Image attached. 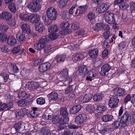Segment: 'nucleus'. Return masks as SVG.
I'll list each match as a JSON object with an SVG mask.
<instances>
[{"label":"nucleus","instance_id":"obj_1","mask_svg":"<svg viewBox=\"0 0 135 135\" xmlns=\"http://www.w3.org/2000/svg\"><path fill=\"white\" fill-rule=\"evenodd\" d=\"M49 39V37L48 36H43L37 43L34 45V49L37 50H41L44 47L45 44L50 40Z\"/></svg>","mask_w":135,"mask_h":135},{"label":"nucleus","instance_id":"obj_2","mask_svg":"<svg viewBox=\"0 0 135 135\" xmlns=\"http://www.w3.org/2000/svg\"><path fill=\"white\" fill-rule=\"evenodd\" d=\"M32 1L27 5L29 10L32 12H36L41 8L40 3L41 0H32Z\"/></svg>","mask_w":135,"mask_h":135},{"label":"nucleus","instance_id":"obj_3","mask_svg":"<svg viewBox=\"0 0 135 135\" xmlns=\"http://www.w3.org/2000/svg\"><path fill=\"white\" fill-rule=\"evenodd\" d=\"M104 18L108 23L114 24L115 23L114 15L111 12L107 11L105 12L104 15Z\"/></svg>","mask_w":135,"mask_h":135},{"label":"nucleus","instance_id":"obj_4","mask_svg":"<svg viewBox=\"0 0 135 135\" xmlns=\"http://www.w3.org/2000/svg\"><path fill=\"white\" fill-rule=\"evenodd\" d=\"M46 15L48 18L51 20H55L57 15L56 10L52 7L48 9Z\"/></svg>","mask_w":135,"mask_h":135},{"label":"nucleus","instance_id":"obj_5","mask_svg":"<svg viewBox=\"0 0 135 135\" xmlns=\"http://www.w3.org/2000/svg\"><path fill=\"white\" fill-rule=\"evenodd\" d=\"M130 118H132V117L130 116L128 113L126 112L124 113L120 119V123L123 127L126 126L128 124V122H130L131 124H133L131 123Z\"/></svg>","mask_w":135,"mask_h":135},{"label":"nucleus","instance_id":"obj_6","mask_svg":"<svg viewBox=\"0 0 135 135\" xmlns=\"http://www.w3.org/2000/svg\"><path fill=\"white\" fill-rule=\"evenodd\" d=\"M87 118L86 115L84 113L79 114L75 118V122L77 124H82Z\"/></svg>","mask_w":135,"mask_h":135},{"label":"nucleus","instance_id":"obj_7","mask_svg":"<svg viewBox=\"0 0 135 135\" xmlns=\"http://www.w3.org/2000/svg\"><path fill=\"white\" fill-rule=\"evenodd\" d=\"M119 102L118 97L113 96H112L109 100V104L111 108L115 107Z\"/></svg>","mask_w":135,"mask_h":135},{"label":"nucleus","instance_id":"obj_8","mask_svg":"<svg viewBox=\"0 0 135 135\" xmlns=\"http://www.w3.org/2000/svg\"><path fill=\"white\" fill-rule=\"evenodd\" d=\"M29 21L32 23H37L39 22L40 19L39 15L37 14H33L29 16Z\"/></svg>","mask_w":135,"mask_h":135},{"label":"nucleus","instance_id":"obj_9","mask_svg":"<svg viewBox=\"0 0 135 135\" xmlns=\"http://www.w3.org/2000/svg\"><path fill=\"white\" fill-rule=\"evenodd\" d=\"M111 66L109 64H104L102 67L100 74L102 75H105L106 73L108 72L111 69Z\"/></svg>","mask_w":135,"mask_h":135},{"label":"nucleus","instance_id":"obj_10","mask_svg":"<svg viewBox=\"0 0 135 135\" xmlns=\"http://www.w3.org/2000/svg\"><path fill=\"white\" fill-rule=\"evenodd\" d=\"M109 7V5L106 4H102L96 9V11L99 13H103L106 11Z\"/></svg>","mask_w":135,"mask_h":135},{"label":"nucleus","instance_id":"obj_11","mask_svg":"<svg viewBox=\"0 0 135 135\" xmlns=\"http://www.w3.org/2000/svg\"><path fill=\"white\" fill-rule=\"evenodd\" d=\"M51 66V64L49 62H45L41 64L38 68L39 71L41 72L46 71Z\"/></svg>","mask_w":135,"mask_h":135},{"label":"nucleus","instance_id":"obj_12","mask_svg":"<svg viewBox=\"0 0 135 135\" xmlns=\"http://www.w3.org/2000/svg\"><path fill=\"white\" fill-rule=\"evenodd\" d=\"M78 71L79 74L83 76L87 74L88 69L86 66L84 65H82L79 68Z\"/></svg>","mask_w":135,"mask_h":135},{"label":"nucleus","instance_id":"obj_13","mask_svg":"<svg viewBox=\"0 0 135 135\" xmlns=\"http://www.w3.org/2000/svg\"><path fill=\"white\" fill-rule=\"evenodd\" d=\"M16 38L18 41L20 42L23 41L26 38L25 34L24 32H19L16 35Z\"/></svg>","mask_w":135,"mask_h":135},{"label":"nucleus","instance_id":"obj_14","mask_svg":"<svg viewBox=\"0 0 135 135\" xmlns=\"http://www.w3.org/2000/svg\"><path fill=\"white\" fill-rule=\"evenodd\" d=\"M39 84L35 82H28L26 84V87L29 89H34L38 88Z\"/></svg>","mask_w":135,"mask_h":135},{"label":"nucleus","instance_id":"obj_15","mask_svg":"<svg viewBox=\"0 0 135 135\" xmlns=\"http://www.w3.org/2000/svg\"><path fill=\"white\" fill-rule=\"evenodd\" d=\"M114 91V94L116 95L123 96L126 94V93L124 91V90L121 88H116Z\"/></svg>","mask_w":135,"mask_h":135},{"label":"nucleus","instance_id":"obj_16","mask_svg":"<svg viewBox=\"0 0 135 135\" xmlns=\"http://www.w3.org/2000/svg\"><path fill=\"white\" fill-rule=\"evenodd\" d=\"M81 107L80 105H78L73 107L70 110V114H76L81 109Z\"/></svg>","mask_w":135,"mask_h":135},{"label":"nucleus","instance_id":"obj_17","mask_svg":"<svg viewBox=\"0 0 135 135\" xmlns=\"http://www.w3.org/2000/svg\"><path fill=\"white\" fill-rule=\"evenodd\" d=\"M50 102L56 101L57 99L58 96V94L56 92H52L48 95Z\"/></svg>","mask_w":135,"mask_h":135},{"label":"nucleus","instance_id":"obj_18","mask_svg":"<svg viewBox=\"0 0 135 135\" xmlns=\"http://www.w3.org/2000/svg\"><path fill=\"white\" fill-rule=\"evenodd\" d=\"M52 122L54 124L61 123H62V119L60 115H55L53 116Z\"/></svg>","mask_w":135,"mask_h":135},{"label":"nucleus","instance_id":"obj_19","mask_svg":"<svg viewBox=\"0 0 135 135\" xmlns=\"http://www.w3.org/2000/svg\"><path fill=\"white\" fill-rule=\"evenodd\" d=\"M92 96L90 94H86L84 97H81L80 101L82 103H86L89 101L91 98Z\"/></svg>","mask_w":135,"mask_h":135},{"label":"nucleus","instance_id":"obj_20","mask_svg":"<svg viewBox=\"0 0 135 135\" xmlns=\"http://www.w3.org/2000/svg\"><path fill=\"white\" fill-rule=\"evenodd\" d=\"M68 71L67 69H64L61 71L59 75L60 76L61 79H64L68 76Z\"/></svg>","mask_w":135,"mask_h":135},{"label":"nucleus","instance_id":"obj_21","mask_svg":"<svg viewBox=\"0 0 135 135\" xmlns=\"http://www.w3.org/2000/svg\"><path fill=\"white\" fill-rule=\"evenodd\" d=\"M17 40L14 37L12 36L8 37L7 41V43L10 46H14L16 44Z\"/></svg>","mask_w":135,"mask_h":135},{"label":"nucleus","instance_id":"obj_22","mask_svg":"<svg viewBox=\"0 0 135 135\" xmlns=\"http://www.w3.org/2000/svg\"><path fill=\"white\" fill-rule=\"evenodd\" d=\"M2 18L6 20H9L12 18L11 14L8 12L5 11L2 13Z\"/></svg>","mask_w":135,"mask_h":135},{"label":"nucleus","instance_id":"obj_23","mask_svg":"<svg viewBox=\"0 0 135 135\" xmlns=\"http://www.w3.org/2000/svg\"><path fill=\"white\" fill-rule=\"evenodd\" d=\"M18 69L16 65H10L8 68V71L11 74H13L17 73L18 70Z\"/></svg>","mask_w":135,"mask_h":135},{"label":"nucleus","instance_id":"obj_24","mask_svg":"<svg viewBox=\"0 0 135 135\" xmlns=\"http://www.w3.org/2000/svg\"><path fill=\"white\" fill-rule=\"evenodd\" d=\"M30 96V94H27L25 91H20L18 93V95L19 98L23 99L28 98Z\"/></svg>","mask_w":135,"mask_h":135},{"label":"nucleus","instance_id":"obj_25","mask_svg":"<svg viewBox=\"0 0 135 135\" xmlns=\"http://www.w3.org/2000/svg\"><path fill=\"white\" fill-rule=\"evenodd\" d=\"M36 29L39 32H42L45 30V27L42 24L39 22L36 25Z\"/></svg>","mask_w":135,"mask_h":135},{"label":"nucleus","instance_id":"obj_26","mask_svg":"<svg viewBox=\"0 0 135 135\" xmlns=\"http://www.w3.org/2000/svg\"><path fill=\"white\" fill-rule=\"evenodd\" d=\"M21 28L23 32H26L27 33H30V29L29 26L26 23L23 24L21 26Z\"/></svg>","mask_w":135,"mask_h":135},{"label":"nucleus","instance_id":"obj_27","mask_svg":"<svg viewBox=\"0 0 135 135\" xmlns=\"http://www.w3.org/2000/svg\"><path fill=\"white\" fill-rule=\"evenodd\" d=\"M93 99L95 101H99L101 100L104 97L103 94L100 93H97L93 96Z\"/></svg>","mask_w":135,"mask_h":135},{"label":"nucleus","instance_id":"obj_28","mask_svg":"<svg viewBox=\"0 0 135 135\" xmlns=\"http://www.w3.org/2000/svg\"><path fill=\"white\" fill-rule=\"evenodd\" d=\"M27 112V110L25 108L20 109L16 114V116L22 117H23Z\"/></svg>","mask_w":135,"mask_h":135},{"label":"nucleus","instance_id":"obj_29","mask_svg":"<svg viewBox=\"0 0 135 135\" xmlns=\"http://www.w3.org/2000/svg\"><path fill=\"white\" fill-rule=\"evenodd\" d=\"M98 50L97 49H94L92 50L89 54L90 57L94 59L98 56Z\"/></svg>","mask_w":135,"mask_h":135},{"label":"nucleus","instance_id":"obj_30","mask_svg":"<svg viewBox=\"0 0 135 135\" xmlns=\"http://www.w3.org/2000/svg\"><path fill=\"white\" fill-rule=\"evenodd\" d=\"M59 30V27L56 25L50 26L48 29V31L51 33H54L57 31Z\"/></svg>","mask_w":135,"mask_h":135},{"label":"nucleus","instance_id":"obj_31","mask_svg":"<svg viewBox=\"0 0 135 135\" xmlns=\"http://www.w3.org/2000/svg\"><path fill=\"white\" fill-rule=\"evenodd\" d=\"M113 118V117L112 115L107 114L103 116L102 118V120L103 122H107L112 120Z\"/></svg>","mask_w":135,"mask_h":135},{"label":"nucleus","instance_id":"obj_32","mask_svg":"<svg viewBox=\"0 0 135 135\" xmlns=\"http://www.w3.org/2000/svg\"><path fill=\"white\" fill-rule=\"evenodd\" d=\"M103 23L100 22L98 23L94 26L93 29L94 31L98 32L103 29Z\"/></svg>","mask_w":135,"mask_h":135},{"label":"nucleus","instance_id":"obj_33","mask_svg":"<svg viewBox=\"0 0 135 135\" xmlns=\"http://www.w3.org/2000/svg\"><path fill=\"white\" fill-rule=\"evenodd\" d=\"M9 28L8 26L5 23H0V30L2 32H6Z\"/></svg>","mask_w":135,"mask_h":135},{"label":"nucleus","instance_id":"obj_34","mask_svg":"<svg viewBox=\"0 0 135 135\" xmlns=\"http://www.w3.org/2000/svg\"><path fill=\"white\" fill-rule=\"evenodd\" d=\"M65 56L64 55H59L55 57L56 61L58 62H63L65 59Z\"/></svg>","mask_w":135,"mask_h":135},{"label":"nucleus","instance_id":"obj_35","mask_svg":"<svg viewBox=\"0 0 135 135\" xmlns=\"http://www.w3.org/2000/svg\"><path fill=\"white\" fill-rule=\"evenodd\" d=\"M98 73V71L95 69H93L89 71L88 75L90 77H94L97 76Z\"/></svg>","mask_w":135,"mask_h":135},{"label":"nucleus","instance_id":"obj_36","mask_svg":"<svg viewBox=\"0 0 135 135\" xmlns=\"http://www.w3.org/2000/svg\"><path fill=\"white\" fill-rule=\"evenodd\" d=\"M60 111V115L62 116H64L68 114V112L66 107H62L61 108Z\"/></svg>","mask_w":135,"mask_h":135},{"label":"nucleus","instance_id":"obj_37","mask_svg":"<svg viewBox=\"0 0 135 135\" xmlns=\"http://www.w3.org/2000/svg\"><path fill=\"white\" fill-rule=\"evenodd\" d=\"M49 133V129L46 127H43L40 130V135H48Z\"/></svg>","mask_w":135,"mask_h":135},{"label":"nucleus","instance_id":"obj_38","mask_svg":"<svg viewBox=\"0 0 135 135\" xmlns=\"http://www.w3.org/2000/svg\"><path fill=\"white\" fill-rule=\"evenodd\" d=\"M70 26V24L68 21H64L60 24V27L62 29H65L68 28Z\"/></svg>","mask_w":135,"mask_h":135},{"label":"nucleus","instance_id":"obj_39","mask_svg":"<svg viewBox=\"0 0 135 135\" xmlns=\"http://www.w3.org/2000/svg\"><path fill=\"white\" fill-rule=\"evenodd\" d=\"M8 8L12 13H15L16 11V8L15 5L14 3H10L9 4Z\"/></svg>","mask_w":135,"mask_h":135},{"label":"nucleus","instance_id":"obj_40","mask_svg":"<svg viewBox=\"0 0 135 135\" xmlns=\"http://www.w3.org/2000/svg\"><path fill=\"white\" fill-rule=\"evenodd\" d=\"M62 16V17L64 20H67L69 18V13L67 12L63 11L60 14Z\"/></svg>","mask_w":135,"mask_h":135},{"label":"nucleus","instance_id":"obj_41","mask_svg":"<svg viewBox=\"0 0 135 135\" xmlns=\"http://www.w3.org/2000/svg\"><path fill=\"white\" fill-rule=\"evenodd\" d=\"M84 57L83 54L80 53L76 54L74 56L75 59L76 60H79L83 59Z\"/></svg>","mask_w":135,"mask_h":135},{"label":"nucleus","instance_id":"obj_42","mask_svg":"<svg viewBox=\"0 0 135 135\" xmlns=\"http://www.w3.org/2000/svg\"><path fill=\"white\" fill-rule=\"evenodd\" d=\"M21 50V48L19 46L15 47L12 49V52L14 54H17L20 52Z\"/></svg>","mask_w":135,"mask_h":135},{"label":"nucleus","instance_id":"obj_43","mask_svg":"<svg viewBox=\"0 0 135 135\" xmlns=\"http://www.w3.org/2000/svg\"><path fill=\"white\" fill-rule=\"evenodd\" d=\"M21 122H18V123L15 124L13 128L16 130V131L19 132V131L21 128Z\"/></svg>","mask_w":135,"mask_h":135},{"label":"nucleus","instance_id":"obj_44","mask_svg":"<svg viewBox=\"0 0 135 135\" xmlns=\"http://www.w3.org/2000/svg\"><path fill=\"white\" fill-rule=\"evenodd\" d=\"M67 0H61L59 3V6L61 8L65 7L67 4Z\"/></svg>","mask_w":135,"mask_h":135},{"label":"nucleus","instance_id":"obj_45","mask_svg":"<svg viewBox=\"0 0 135 135\" xmlns=\"http://www.w3.org/2000/svg\"><path fill=\"white\" fill-rule=\"evenodd\" d=\"M80 10V14H82L83 12H85L88 8V6L87 4L83 6H80L79 7Z\"/></svg>","mask_w":135,"mask_h":135},{"label":"nucleus","instance_id":"obj_46","mask_svg":"<svg viewBox=\"0 0 135 135\" xmlns=\"http://www.w3.org/2000/svg\"><path fill=\"white\" fill-rule=\"evenodd\" d=\"M7 38L6 35L3 33H0V42H1L6 41Z\"/></svg>","mask_w":135,"mask_h":135},{"label":"nucleus","instance_id":"obj_47","mask_svg":"<svg viewBox=\"0 0 135 135\" xmlns=\"http://www.w3.org/2000/svg\"><path fill=\"white\" fill-rule=\"evenodd\" d=\"M95 15L93 12H89L87 15V17L89 20L92 21L94 20L95 18Z\"/></svg>","mask_w":135,"mask_h":135},{"label":"nucleus","instance_id":"obj_48","mask_svg":"<svg viewBox=\"0 0 135 135\" xmlns=\"http://www.w3.org/2000/svg\"><path fill=\"white\" fill-rule=\"evenodd\" d=\"M36 102L37 104L42 105L45 103V100L43 98L41 97L37 98L36 99Z\"/></svg>","mask_w":135,"mask_h":135},{"label":"nucleus","instance_id":"obj_49","mask_svg":"<svg viewBox=\"0 0 135 135\" xmlns=\"http://www.w3.org/2000/svg\"><path fill=\"white\" fill-rule=\"evenodd\" d=\"M129 6V5L126 2H122L119 5V7L122 9H126Z\"/></svg>","mask_w":135,"mask_h":135},{"label":"nucleus","instance_id":"obj_50","mask_svg":"<svg viewBox=\"0 0 135 135\" xmlns=\"http://www.w3.org/2000/svg\"><path fill=\"white\" fill-rule=\"evenodd\" d=\"M20 17L22 20L24 21L29 20V16L27 14L23 15L21 13L20 15Z\"/></svg>","mask_w":135,"mask_h":135},{"label":"nucleus","instance_id":"obj_51","mask_svg":"<svg viewBox=\"0 0 135 135\" xmlns=\"http://www.w3.org/2000/svg\"><path fill=\"white\" fill-rule=\"evenodd\" d=\"M103 129L101 130L100 131V133L102 134H105L106 133H107V130L109 127L108 126L105 124H103Z\"/></svg>","mask_w":135,"mask_h":135},{"label":"nucleus","instance_id":"obj_52","mask_svg":"<svg viewBox=\"0 0 135 135\" xmlns=\"http://www.w3.org/2000/svg\"><path fill=\"white\" fill-rule=\"evenodd\" d=\"M37 113L33 111H31L27 114L28 116L30 118H35L37 116Z\"/></svg>","mask_w":135,"mask_h":135},{"label":"nucleus","instance_id":"obj_53","mask_svg":"<svg viewBox=\"0 0 135 135\" xmlns=\"http://www.w3.org/2000/svg\"><path fill=\"white\" fill-rule=\"evenodd\" d=\"M105 107L104 106L101 105H98L97 108V110L98 112H104L105 110Z\"/></svg>","mask_w":135,"mask_h":135},{"label":"nucleus","instance_id":"obj_54","mask_svg":"<svg viewBox=\"0 0 135 135\" xmlns=\"http://www.w3.org/2000/svg\"><path fill=\"white\" fill-rule=\"evenodd\" d=\"M46 36H49L50 39H51V40H53L57 39L59 36V35L57 34H50L49 35H46Z\"/></svg>","mask_w":135,"mask_h":135},{"label":"nucleus","instance_id":"obj_55","mask_svg":"<svg viewBox=\"0 0 135 135\" xmlns=\"http://www.w3.org/2000/svg\"><path fill=\"white\" fill-rule=\"evenodd\" d=\"M110 33L109 31H105L103 34V35L104 38L107 39L110 36Z\"/></svg>","mask_w":135,"mask_h":135},{"label":"nucleus","instance_id":"obj_56","mask_svg":"<svg viewBox=\"0 0 135 135\" xmlns=\"http://www.w3.org/2000/svg\"><path fill=\"white\" fill-rule=\"evenodd\" d=\"M80 24L78 22H76L71 26V28L74 30H76L79 27Z\"/></svg>","mask_w":135,"mask_h":135},{"label":"nucleus","instance_id":"obj_57","mask_svg":"<svg viewBox=\"0 0 135 135\" xmlns=\"http://www.w3.org/2000/svg\"><path fill=\"white\" fill-rule=\"evenodd\" d=\"M7 104L5 103H3L2 104H1L0 105V111H2L3 110H7Z\"/></svg>","mask_w":135,"mask_h":135},{"label":"nucleus","instance_id":"obj_58","mask_svg":"<svg viewBox=\"0 0 135 135\" xmlns=\"http://www.w3.org/2000/svg\"><path fill=\"white\" fill-rule=\"evenodd\" d=\"M120 124L119 121H115L112 124V127L114 128H117L119 127Z\"/></svg>","mask_w":135,"mask_h":135},{"label":"nucleus","instance_id":"obj_59","mask_svg":"<svg viewBox=\"0 0 135 135\" xmlns=\"http://www.w3.org/2000/svg\"><path fill=\"white\" fill-rule=\"evenodd\" d=\"M51 47L50 46H45L43 48L44 50V51L45 53H49L51 51Z\"/></svg>","mask_w":135,"mask_h":135},{"label":"nucleus","instance_id":"obj_60","mask_svg":"<svg viewBox=\"0 0 135 135\" xmlns=\"http://www.w3.org/2000/svg\"><path fill=\"white\" fill-rule=\"evenodd\" d=\"M16 23V20L14 18H13L10 21L9 25L11 27H13L15 26Z\"/></svg>","mask_w":135,"mask_h":135},{"label":"nucleus","instance_id":"obj_61","mask_svg":"<svg viewBox=\"0 0 135 135\" xmlns=\"http://www.w3.org/2000/svg\"><path fill=\"white\" fill-rule=\"evenodd\" d=\"M60 124H61L59 125L57 127V129L58 131L62 130L64 129L66 126L65 124L62 123Z\"/></svg>","mask_w":135,"mask_h":135},{"label":"nucleus","instance_id":"obj_62","mask_svg":"<svg viewBox=\"0 0 135 135\" xmlns=\"http://www.w3.org/2000/svg\"><path fill=\"white\" fill-rule=\"evenodd\" d=\"M86 111L89 113H92L93 112L94 109L93 108L90 106H88L86 107Z\"/></svg>","mask_w":135,"mask_h":135},{"label":"nucleus","instance_id":"obj_63","mask_svg":"<svg viewBox=\"0 0 135 135\" xmlns=\"http://www.w3.org/2000/svg\"><path fill=\"white\" fill-rule=\"evenodd\" d=\"M130 5L131 13H135V3L133 2Z\"/></svg>","mask_w":135,"mask_h":135},{"label":"nucleus","instance_id":"obj_64","mask_svg":"<svg viewBox=\"0 0 135 135\" xmlns=\"http://www.w3.org/2000/svg\"><path fill=\"white\" fill-rule=\"evenodd\" d=\"M73 85L69 86L65 89V93L68 94L73 90Z\"/></svg>","mask_w":135,"mask_h":135}]
</instances>
